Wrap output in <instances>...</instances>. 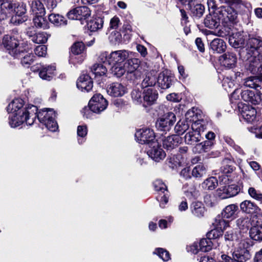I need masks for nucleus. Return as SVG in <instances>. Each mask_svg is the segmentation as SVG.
<instances>
[{
    "mask_svg": "<svg viewBox=\"0 0 262 262\" xmlns=\"http://www.w3.org/2000/svg\"><path fill=\"white\" fill-rule=\"evenodd\" d=\"M157 81V77L151 72H148L146 74L141 85L143 88L154 86Z\"/></svg>",
    "mask_w": 262,
    "mask_h": 262,
    "instance_id": "58836bf2",
    "label": "nucleus"
},
{
    "mask_svg": "<svg viewBox=\"0 0 262 262\" xmlns=\"http://www.w3.org/2000/svg\"><path fill=\"white\" fill-rule=\"evenodd\" d=\"M55 70L54 66H43L39 73V77L43 80L50 81L55 75Z\"/></svg>",
    "mask_w": 262,
    "mask_h": 262,
    "instance_id": "393cba45",
    "label": "nucleus"
},
{
    "mask_svg": "<svg viewBox=\"0 0 262 262\" xmlns=\"http://www.w3.org/2000/svg\"><path fill=\"white\" fill-rule=\"evenodd\" d=\"M91 72L95 77L101 76L106 74L107 68L101 63H95L91 68Z\"/></svg>",
    "mask_w": 262,
    "mask_h": 262,
    "instance_id": "37998d69",
    "label": "nucleus"
},
{
    "mask_svg": "<svg viewBox=\"0 0 262 262\" xmlns=\"http://www.w3.org/2000/svg\"><path fill=\"white\" fill-rule=\"evenodd\" d=\"M240 208L243 212L246 213H253L259 209L255 203L248 200L242 202L240 204Z\"/></svg>",
    "mask_w": 262,
    "mask_h": 262,
    "instance_id": "c756f323",
    "label": "nucleus"
},
{
    "mask_svg": "<svg viewBox=\"0 0 262 262\" xmlns=\"http://www.w3.org/2000/svg\"><path fill=\"white\" fill-rule=\"evenodd\" d=\"M158 113L160 117L156 123L157 128L160 131H169L176 121L175 115L164 105L160 106Z\"/></svg>",
    "mask_w": 262,
    "mask_h": 262,
    "instance_id": "423d86ee",
    "label": "nucleus"
},
{
    "mask_svg": "<svg viewBox=\"0 0 262 262\" xmlns=\"http://www.w3.org/2000/svg\"><path fill=\"white\" fill-rule=\"evenodd\" d=\"M191 128L193 131H204L207 129L205 121L201 119L196 120L192 123Z\"/></svg>",
    "mask_w": 262,
    "mask_h": 262,
    "instance_id": "3c124183",
    "label": "nucleus"
},
{
    "mask_svg": "<svg viewBox=\"0 0 262 262\" xmlns=\"http://www.w3.org/2000/svg\"><path fill=\"white\" fill-rule=\"evenodd\" d=\"M126 92V87L119 82H113L107 87V93L113 97H121Z\"/></svg>",
    "mask_w": 262,
    "mask_h": 262,
    "instance_id": "2eb2a0df",
    "label": "nucleus"
},
{
    "mask_svg": "<svg viewBox=\"0 0 262 262\" xmlns=\"http://www.w3.org/2000/svg\"><path fill=\"white\" fill-rule=\"evenodd\" d=\"M3 43L9 54L14 58H18L24 53V49L20 45L19 40L14 36L6 35L4 36Z\"/></svg>",
    "mask_w": 262,
    "mask_h": 262,
    "instance_id": "6e6552de",
    "label": "nucleus"
},
{
    "mask_svg": "<svg viewBox=\"0 0 262 262\" xmlns=\"http://www.w3.org/2000/svg\"><path fill=\"white\" fill-rule=\"evenodd\" d=\"M163 141V146L167 149L173 148L175 146H177L179 143L181 142V137L179 135L174 134L168 136L166 139Z\"/></svg>",
    "mask_w": 262,
    "mask_h": 262,
    "instance_id": "b1692460",
    "label": "nucleus"
},
{
    "mask_svg": "<svg viewBox=\"0 0 262 262\" xmlns=\"http://www.w3.org/2000/svg\"><path fill=\"white\" fill-rule=\"evenodd\" d=\"M229 43L234 48H238L243 47L244 45V39L242 38L235 39L234 37L229 38Z\"/></svg>",
    "mask_w": 262,
    "mask_h": 262,
    "instance_id": "338daca9",
    "label": "nucleus"
},
{
    "mask_svg": "<svg viewBox=\"0 0 262 262\" xmlns=\"http://www.w3.org/2000/svg\"><path fill=\"white\" fill-rule=\"evenodd\" d=\"M127 73V77L130 80H135L141 76V72L138 70L140 61L136 58L128 59L124 63Z\"/></svg>",
    "mask_w": 262,
    "mask_h": 262,
    "instance_id": "1a4fd4ad",
    "label": "nucleus"
},
{
    "mask_svg": "<svg viewBox=\"0 0 262 262\" xmlns=\"http://www.w3.org/2000/svg\"><path fill=\"white\" fill-rule=\"evenodd\" d=\"M226 218H223L222 216H217L214 220L213 225L219 229H221L223 232L225 227L228 226V222L225 220Z\"/></svg>",
    "mask_w": 262,
    "mask_h": 262,
    "instance_id": "603ef678",
    "label": "nucleus"
},
{
    "mask_svg": "<svg viewBox=\"0 0 262 262\" xmlns=\"http://www.w3.org/2000/svg\"><path fill=\"white\" fill-rule=\"evenodd\" d=\"M252 225L262 226V214L258 213L253 215L251 219Z\"/></svg>",
    "mask_w": 262,
    "mask_h": 262,
    "instance_id": "774afa93",
    "label": "nucleus"
},
{
    "mask_svg": "<svg viewBox=\"0 0 262 262\" xmlns=\"http://www.w3.org/2000/svg\"><path fill=\"white\" fill-rule=\"evenodd\" d=\"M239 192V189L235 185H228L224 188V192L227 194L226 198H230L236 195Z\"/></svg>",
    "mask_w": 262,
    "mask_h": 262,
    "instance_id": "4d7b16f0",
    "label": "nucleus"
},
{
    "mask_svg": "<svg viewBox=\"0 0 262 262\" xmlns=\"http://www.w3.org/2000/svg\"><path fill=\"white\" fill-rule=\"evenodd\" d=\"M85 46L81 41L76 42L71 47V52L75 55H79L82 53L84 50Z\"/></svg>",
    "mask_w": 262,
    "mask_h": 262,
    "instance_id": "bf43d9fd",
    "label": "nucleus"
},
{
    "mask_svg": "<svg viewBox=\"0 0 262 262\" xmlns=\"http://www.w3.org/2000/svg\"><path fill=\"white\" fill-rule=\"evenodd\" d=\"M13 14L15 16L12 18L13 20L17 21L18 24H21L27 20V17L25 16L26 12V5L24 3L15 2V7L14 8Z\"/></svg>",
    "mask_w": 262,
    "mask_h": 262,
    "instance_id": "ddd939ff",
    "label": "nucleus"
},
{
    "mask_svg": "<svg viewBox=\"0 0 262 262\" xmlns=\"http://www.w3.org/2000/svg\"><path fill=\"white\" fill-rule=\"evenodd\" d=\"M212 242L207 238L200 239L199 242H194L190 246V251L193 254H197L199 252H207L212 248Z\"/></svg>",
    "mask_w": 262,
    "mask_h": 262,
    "instance_id": "9d476101",
    "label": "nucleus"
},
{
    "mask_svg": "<svg viewBox=\"0 0 262 262\" xmlns=\"http://www.w3.org/2000/svg\"><path fill=\"white\" fill-rule=\"evenodd\" d=\"M15 2L7 1L1 4L0 20H5L13 14Z\"/></svg>",
    "mask_w": 262,
    "mask_h": 262,
    "instance_id": "412c9836",
    "label": "nucleus"
},
{
    "mask_svg": "<svg viewBox=\"0 0 262 262\" xmlns=\"http://www.w3.org/2000/svg\"><path fill=\"white\" fill-rule=\"evenodd\" d=\"M236 223L241 231L244 233L247 232L252 226L251 219L246 216L238 219Z\"/></svg>",
    "mask_w": 262,
    "mask_h": 262,
    "instance_id": "c85d7f7f",
    "label": "nucleus"
},
{
    "mask_svg": "<svg viewBox=\"0 0 262 262\" xmlns=\"http://www.w3.org/2000/svg\"><path fill=\"white\" fill-rule=\"evenodd\" d=\"M143 95L144 101L148 105L152 104L155 102L158 95L157 91L152 88L145 90Z\"/></svg>",
    "mask_w": 262,
    "mask_h": 262,
    "instance_id": "a878e982",
    "label": "nucleus"
},
{
    "mask_svg": "<svg viewBox=\"0 0 262 262\" xmlns=\"http://www.w3.org/2000/svg\"><path fill=\"white\" fill-rule=\"evenodd\" d=\"M224 237L226 241L229 242L236 241L239 238L238 234L232 229L227 231L225 234Z\"/></svg>",
    "mask_w": 262,
    "mask_h": 262,
    "instance_id": "680f3d73",
    "label": "nucleus"
},
{
    "mask_svg": "<svg viewBox=\"0 0 262 262\" xmlns=\"http://www.w3.org/2000/svg\"><path fill=\"white\" fill-rule=\"evenodd\" d=\"M93 82L90 76L88 74H82L77 81V86L82 91L89 92L92 90Z\"/></svg>",
    "mask_w": 262,
    "mask_h": 262,
    "instance_id": "6ab92c4d",
    "label": "nucleus"
},
{
    "mask_svg": "<svg viewBox=\"0 0 262 262\" xmlns=\"http://www.w3.org/2000/svg\"><path fill=\"white\" fill-rule=\"evenodd\" d=\"M26 119L24 118L22 114L18 116L17 114H12L9 116V124L12 127H15L26 122Z\"/></svg>",
    "mask_w": 262,
    "mask_h": 262,
    "instance_id": "ea45409f",
    "label": "nucleus"
},
{
    "mask_svg": "<svg viewBox=\"0 0 262 262\" xmlns=\"http://www.w3.org/2000/svg\"><path fill=\"white\" fill-rule=\"evenodd\" d=\"M108 38L110 41L112 43L116 44L119 43L121 41L122 36L120 32L116 31H113L110 35Z\"/></svg>",
    "mask_w": 262,
    "mask_h": 262,
    "instance_id": "0e129e2a",
    "label": "nucleus"
},
{
    "mask_svg": "<svg viewBox=\"0 0 262 262\" xmlns=\"http://www.w3.org/2000/svg\"><path fill=\"white\" fill-rule=\"evenodd\" d=\"M55 116L53 111L52 109L43 108L39 111L37 117L40 123H44L49 118V116Z\"/></svg>",
    "mask_w": 262,
    "mask_h": 262,
    "instance_id": "79ce46f5",
    "label": "nucleus"
},
{
    "mask_svg": "<svg viewBox=\"0 0 262 262\" xmlns=\"http://www.w3.org/2000/svg\"><path fill=\"white\" fill-rule=\"evenodd\" d=\"M155 132H135V138L140 144L147 145L146 152L148 156L156 162L163 160L166 156L165 151L156 139Z\"/></svg>",
    "mask_w": 262,
    "mask_h": 262,
    "instance_id": "f03ea898",
    "label": "nucleus"
},
{
    "mask_svg": "<svg viewBox=\"0 0 262 262\" xmlns=\"http://www.w3.org/2000/svg\"><path fill=\"white\" fill-rule=\"evenodd\" d=\"M238 212V206L236 204H230L223 209L221 214L223 218L232 220L237 216Z\"/></svg>",
    "mask_w": 262,
    "mask_h": 262,
    "instance_id": "5701e85b",
    "label": "nucleus"
},
{
    "mask_svg": "<svg viewBox=\"0 0 262 262\" xmlns=\"http://www.w3.org/2000/svg\"><path fill=\"white\" fill-rule=\"evenodd\" d=\"M42 123L49 131H57L58 128L57 123L54 120L53 116H49L47 120Z\"/></svg>",
    "mask_w": 262,
    "mask_h": 262,
    "instance_id": "864d4df0",
    "label": "nucleus"
},
{
    "mask_svg": "<svg viewBox=\"0 0 262 262\" xmlns=\"http://www.w3.org/2000/svg\"><path fill=\"white\" fill-rule=\"evenodd\" d=\"M259 83L260 81L256 77H250L244 79V84L247 87L256 89L260 87Z\"/></svg>",
    "mask_w": 262,
    "mask_h": 262,
    "instance_id": "09e8293b",
    "label": "nucleus"
},
{
    "mask_svg": "<svg viewBox=\"0 0 262 262\" xmlns=\"http://www.w3.org/2000/svg\"><path fill=\"white\" fill-rule=\"evenodd\" d=\"M112 73L117 77H121L126 71L124 64H113L111 69Z\"/></svg>",
    "mask_w": 262,
    "mask_h": 262,
    "instance_id": "49530a36",
    "label": "nucleus"
},
{
    "mask_svg": "<svg viewBox=\"0 0 262 262\" xmlns=\"http://www.w3.org/2000/svg\"><path fill=\"white\" fill-rule=\"evenodd\" d=\"M227 160H228L225 159L223 161L224 165L221 167V171L223 172V174H226L227 177H228V174H230L233 171L235 167L232 165L225 164L226 161Z\"/></svg>",
    "mask_w": 262,
    "mask_h": 262,
    "instance_id": "69168bd1",
    "label": "nucleus"
},
{
    "mask_svg": "<svg viewBox=\"0 0 262 262\" xmlns=\"http://www.w3.org/2000/svg\"><path fill=\"white\" fill-rule=\"evenodd\" d=\"M37 108L36 106L33 105H28L26 108L25 111L23 112L22 115L24 116V118L26 119V123L29 125H31L35 119L37 117L38 113Z\"/></svg>",
    "mask_w": 262,
    "mask_h": 262,
    "instance_id": "4be33fe9",
    "label": "nucleus"
},
{
    "mask_svg": "<svg viewBox=\"0 0 262 262\" xmlns=\"http://www.w3.org/2000/svg\"><path fill=\"white\" fill-rule=\"evenodd\" d=\"M186 119L189 122H193L201 118L200 111L196 108L193 107L191 110H188L185 115Z\"/></svg>",
    "mask_w": 262,
    "mask_h": 262,
    "instance_id": "c03bdc74",
    "label": "nucleus"
},
{
    "mask_svg": "<svg viewBox=\"0 0 262 262\" xmlns=\"http://www.w3.org/2000/svg\"><path fill=\"white\" fill-rule=\"evenodd\" d=\"M249 195L257 201L262 202V193L259 190H256L254 187H249L248 189Z\"/></svg>",
    "mask_w": 262,
    "mask_h": 262,
    "instance_id": "052dcab7",
    "label": "nucleus"
},
{
    "mask_svg": "<svg viewBox=\"0 0 262 262\" xmlns=\"http://www.w3.org/2000/svg\"><path fill=\"white\" fill-rule=\"evenodd\" d=\"M210 48L214 52L221 53L225 51L226 44L223 39L216 38L210 42Z\"/></svg>",
    "mask_w": 262,
    "mask_h": 262,
    "instance_id": "7c9ffc66",
    "label": "nucleus"
},
{
    "mask_svg": "<svg viewBox=\"0 0 262 262\" xmlns=\"http://www.w3.org/2000/svg\"><path fill=\"white\" fill-rule=\"evenodd\" d=\"M153 186L156 191L162 193L168 191L165 184L160 179H157L153 182Z\"/></svg>",
    "mask_w": 262,
    "mask_h": 262,
    "instance_id": "13d9d810",
    "label": "nucleus"
},
{
    "mask_svg": "<svg viewBox=\"0 0 262 262\" xmlns=\"http://www.w3.org/2000/svg\"><path fill=\"white\" fill-rule=\"evenodd\" d=\"M128 56V51L125 50L113 51L110 54L109 64H123Z\"/></svg>",
    "mask_w": 262,
    "mask_h": 262,
    "instance_id": "4468645a",
    "label": "nucleus"
},
{
    "mask_svg": "<svg viewBox=\"0 0 262 262\" xmlns=\"http://www.w3.org/2000/svg\"><path fill=\"white\" fill-rule=\"evenodd\" d=\"M206 173V168L202 164L196 165L191 171L192 176L195 178H200Z\"/></svg>",
    "mask_w": 262,
    "mask_h": 262,
    "instance_id": "a18cd8bd",
    "label": "nucleus"
},
{
    "mask_svg": "<svg viewBox=\"0 0 262 262\" xmlns=\"http://www.w3.org/2000/svg\"><path fill=\"white\" fill-rule=\"evenodd\" d=\"M200 132H187L184 136V140L187 144H193L200 141Z\"/></svg>",
    "mask_w": 262,
    "mask_h": 262,
    "instance_id": "4c0bfd02",
    "label": "nucleus"
},
{
    "mask_svg": "<svg viewBox=\"0 0 262 262\" xmlns=\"http://www.w3.org/2000/svg\"><path fill=\"white\" fill-rule=\"evenodd\" d=\"M218 185L216 178L211 177L206 179L202 184V187L205 190H212L214 189Z\"/></svg>",
    "mask_w": 262,
    "mask_h": 262,
    "instance_id": "a19ab883",
    "label": "nucleus"
},
{
    "mask_svg": "<svg viewBox=\"0 0 262 262\" xmlns=\"http://www.w3.org/2000/svg\"><path fill=\"white\" fill-rule=\"evenodd\" d=\"M213 143L211 141H205L196 144L193 148V151L195 153L207 152L209 151Z\"/></svg>",
    "mask_w": 262,
    "mask_h": 262,
    "instance_id": "473e14b6",
    "label": "nucleus"
},
{
    "mask_svg": "<svg viewBox=\"0 0 262 262\" xmlns=\"http://www.w3.org/2000/svg\"><path fill=\"white\" fill-rule=\"evenodd\" d=\"M153 254L157 255L164 261H167L170 259L169 252L166 249L162 248H157L153 252Z\"/></svg>",
    "mask_w": 262,
    "mask_h": 262,
    "instance_id": "de8ad7c7",
    "label": "nucleus"
},
{
    "mask_svg": "<svg viewBox=\"0 0 262 262\" xmlns=\"http://www.w3.org/2000/svg\"><path fill=\"white\" fill-rule=\"evenodd\" d=\"M250 244L246 241L241 243L232 253V257L226 254L221 255V259L226 262H247L250 259Z\"/></svg>",
    "mask_w": 262,
    "mask_h": 262,
    "instance_id": "20e7f679",
    "label": "nucleus"
},
{
    "mask_svg": "<svg viewBox=\"0 0 262 262\" xmlns=\"http://www.w3.org/2000/svg\"><path fill=\"white\" fill-rule=\"evenodd\" d=\"M223 231L221 229L216 228L212 229L207 233V238H209L211 241L212 239H216L222 235Z\"/></svg>",
    "mask_w": 262,
    "mask_h": 262,
    "instance_id": "e2e57ef3",
    "label": "nucleus"
},
{
    "mask_svg": "<svg viewBox=\"0 0 262 262\" xmlns=\"http://www.w3.org/2000/svg\"><path fill=\"white\" fill-rule=\"evenodd\" d=\"M221 18L218 9H216L212 14L207 15L204 20L205 27L209 29L217 28L221 23Z\"/></svg>",
    "mask_w": 262,
    "mask_h": 262,
    "instance_id": "f3484780",
    "label": "nucleus"
},
{
    "mask_svg": "<svg viewBox=\"0 0 262 262\" xmlns=\"http://www.w3.org/2000/svg\"><path fill=\"white\" fill-rule=\"evenodd\" d=\"M241 116L247 122H252L255 120L256 111L251 106L243 104L242 107L239 108Z\"/></svg>",
    "mask_w": 262,
    "mask_h": 262,
    "instance_id": "a211bd4d",
    "label": "nucleus"
},
{
    "mask_svg": "<svg viewBox=\"0 0 262 262\" xmlns=\"http://www.w3.org/2000/svg\"><path fill=\"white\" fill-rule=\"evenodd\" d=\"M107 106V102L100 94H96L90 100L88 107H85L82 113L86 118H91L92 113H99L103 111Z\"/></svg>",
    "mask_w": 262,
    "mask_h": 262,
    "instance_id": "0eeeda50",
    "label": "nucleus"
},
{
    "mask_svg": "<svg viewBox=\"0 0 262 262\" xmlns=\"http://www.w3.org/2000/svg\"><path fill=\"white\" fill-rule=\"evenodd\" d=\"M246 50L249 56L245 64V69L253 74H258L262 77V39H249Z\"/></svg>",
    "mask_w": 262,
    "mask_h": 262,
    "instance_id": "f257e3e1",
    "label": "nucleus"
},
{
    "mask_svg": "<svg viewBox=\"0 0 262 262\" xmlns=\"http://www.w3.org/2000/svg\"><path fill=\"white\" fill-rule=\"evenodd\" d=\"M25 49H24L23 55L20 56L21 63L26 67H28L34 60L35 56L32 53H27L25 54Z\"/></svg>",
    "mask_w": 262,
    "mask_h": 262,
    "instance_id": "5fc2aeb1",
    "label": "nucleus"
},
{
    "mask_svg": "<svg viewBox=\"0 0 262 262\" xmlns=\"http://www.w3.org/2000/svg\"><path fill=\"white\" fill-rule=\"evenodd\" d=\"M192 213L195 216L201 217L204 216L205 208L201 202L194 201L190 205Z\"/></svg>",
    "mask_w": 262,
    "mask_h": 262,
    "instance_id": "cd10ccee",
    "label": "nucleus"
},
{
    "mask_svg": "<svg viewBox=\"0 0 262 262\" xmlns=\"http://www.w3.org/2000/svg\"><path fill=\"white\" fill-rule=\"evenodd\" d=\"M169 197L168 191L159 193L157 196V200L159 202V206L162 208H164L168 203Z\"/></svg>",
    "mask_w": 262,
    "mask_h": 262,
    "instance_id": "8fccbe9b",
    "label": "nucleus"
},
{
    "mask_svg": "<svg viewBox=\"0 0 262 262\" xmlns=\"http://www.w3.org/2000/svg\"><path fill=\"white\" fill-rule=\"evenodd\" d=\"M91 15V10L86 6L78 7L68 13L69 19L82 20L86 19Z\"/></svg>",
    "mask_w": 262,
    "mask_h": 262,
    "instance_id": "9b49d317",
    "label": "nucleus"
},
{
    "mask_svg": "<svg viewBox=\"0 0 262 262\" xmlns=\"http://www.w3.org/2000/svg\"><path fill=\"white\" fill-rule=\"evenodd\" d=\"M103 22V19L101 17H93L87 23L88 29L91 32L97 31L102 29Z\"/></svg>",
    "mask_w": 262,
    "mask_h": 262,
    "instance_id": "bb28decb",
    "label": "nucleus"
},
{
    "mask_svg": "<svg viewBox=\"0 0 262 262\" xmlns=\"http://www.w3.org/2000/svg\"><path fill=\"white\" fill-rule=\"evenodd\" d=\"M222 3H226L230 6H222L217 8L222 24L229 27L237 22V13L231 6L238 8L243 5L242 0H220Z\"/></svg>",
    "mask_w": 262,
    "mask_h": 262,
    "instance_id": "7ed1b4c3",
    "label": "nucleus"
},
{
    "mask_svg": "<svg viewBox=\"0 0 262 262\" xmlns=\"http://www.w3.org/2000/svg\"><path fill=\"white\" fill-rule=\"evenodd\" d=\"M32 11L37 15H45L46 10L43 3L37 0L33 1L31 4Z\"/></svg>",
    "mask_w": 262,
    "mask_h": 262,
    "instance_id": "e433bc0d",
    "label": "nucleus"
},
{
    "mask_svg": "<svg viewBox=\"0 0 262 262\" xmlns=\"http://www.w3.org/2000/svg\"><path fill=\"white\" fill-rule=\"evenodd\" d=\"M219 61L222 66L227 69H232L236 65L237 58L234 53L227 52L220 57Z\"/></svg>",
    "mask_w": 262,
    "mask_h": 262,
    "instance_id": "dca6fc26",
    "label": "nucleus"
},
{
    "mask_svg": "<svg viewBox=\"0 0 262 262\" xmlns=\"http://www.w3.org/2000/svg\"><path fill=\"white\" fill-rule=\"evenodd\" d=\"M241 95V99L246 102H251L253 104H256L260 101V97L258 95H255V92L252 90H235L231 94L230 100L231 103V107L235 109L237 106L240 108L243 105L240 102L239 95Z\"/></svg>",
    "mask_w": 262,
    "mask_h": 262,
    "instance_id": "39448f33",
    "label": "nucleus"
},
{
    "mask_svg": "<svg viewBox=\"0 0 262 262\" xmlns=\"http://www.w3.org/2000/svg\"><path fill=\"white\" fill-rule=\"evenodd\" d=\"M174 80V77L168 71H165L159 74L156 82L162 89H167L170 88Z\"/></svg>",
    "mask_w": 262,
    "mask_h": 262,
    "instance_id": "f8f14e48",
    "label": "nucleus"
},
{
    "mask_svg": "<svg viewBox=\"0 0 262 262\" xmlns=\"http://www.w3.org/2000/svg\"><path fill=\"white\" fill-rule=\"evenodd\" d=\"M45 15H37L34 17L33 22L34 25L37 28L47 29L49 28L47 20L45 18Z\"/></svg>",
    "mask_w": 262,
    "mask_h": 262,
    "instance_id": "f704fd0d",
    "label": "nucleus"
},
{
    "mask_svg": "<svg viewBox=\"0 0 262 262\" xmlns=\"http://www.w3.org/2000/svg\"><path fill=\"white\" fill-rule=\"evenodd\" d=\"M249 235L253 240L262 241V226H253L250 228Z\"/></svg>",
    "mask_w": 262,
    "mask_h": 262,
    "instance_id": "c9c22d12",
    "label": "nucleus"
},
{
    "mask_svg": "<svg viewBox=\"0 0 262 262\" xmlns=\"http://www.w3.org/2000/svg\"><path fill=\"white\" fill-rule=\"evenodd\" d=\"M24 104L23 99L20 98L15 99L8 105L7 107V112L9 113H15L22 108Z\"/></svg>",
    "mask_w": 262,
    "mask_h": 262,
    "instance_id": "72a5a7b5",
    "label": "nucleus"
},
{
    "mask_svg": "<svg viewBox=\"0 0 262 262\" xmlns=\"http://www.w3.org/2000/svg\"><path fill=\"white\" fill-rule=\"evenodd\" d=\"M26 34L30 39L35 43H45L48 39V35L44 32L35 33L31 29H29Z\"/></svg>",
    "mask_w": 262,
    "mask_h": 262,
    "instance_id": "aec40b11",
    "label": "nucleus"
},
{
    "mask_svg": "<svg viewBox=\"0 0 262 262\" xmlns=\"http://www.w3.org/2000/svg\"><path fill=\"white\" fill-rule=\"evenodd\" d=\"M50 22L56 26H63L67 25V20L62 15L58 14L51 13L48 16Z\"/></svg>",
    "mask_w": 262,
    "mask_h": 262,
    "instance_id": "2f4dec72",
    "label": "nucleus"
},
{
    "mask_svg": "<svg viewBox=\"0 0 262 262\" xmlns=\"http://www.w3.org/2000/svg\"><path fill=\"white\" fill-rule=\"evenodd\" d=\"M204 11L205 7L201 4H196L191 8V12L193 15L198 18H200L202 16Z\"/></svg>",
    "mask_w": 262,
    "mask_h": 262,
    "instance_id": "6e6d98bb",
    "label": "nucleus"
}]
</instances>
